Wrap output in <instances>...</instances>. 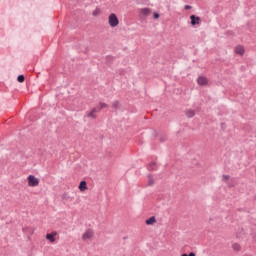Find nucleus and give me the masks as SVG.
Instances as JSON below:
<instances>
[{
  "label": "nucleus",
  "mask_w": 256,
  "mask_h": 256,
  "mask_svg": "<svg viewBox=\"0 0 256 256\" xmlns=\"http://www.w3.org/2000/svg\"><path fill=\"white\" fill-rule=\"evenodd\" d=\"M108 23L110 27H117L119 25V18L117 17V14H110L108 17Z\"/></svg>",
  "instance_id": "f257e3e1"
},
{
  "label": "nucleus",
  "mask_w": 256,
  "mask_h": 256,
  "mask_svg": "<svg viewBox=\"0 0 256 256\" xmlns=\"http://www.w3.org/2000/svg\"><path fill=\"white\" fill-rule=\"evenodd\" d=\"M28 187H38L39 186V178L35 177V175H29L27 177Z\"/></svg>",
  "instance_id": "f03ea898"
},
{
  "label": "nucleus",
  "mask_w": 256,
  "mask_h": 256,
  "mask_svg": "<svg viewBox=\"0 0 256 256\" xmlns=\"http://www.w3.org/2000/svg\"><path fill=\"white\" fill-rule=\"evenodd\" d=\"M190 24L192 25V27H195V25H201V17L195 15V14H192L190 16Z\"/></svg>",
  "instance_id": "7ed1b4c3"
},
{
  "label": "nucleus",
  "mask_w": 256,
  "mask_h": 256,
  "mask_svg": "<svg viewBox=\"0 0 256 256\" xmlns=\"http://www.w3.org/2000/svg\"><path fill=\"white\" fill-rule=\"evenodd\" d=\"M197 83L201 87H205V85H209V79H207V77H205V76H199L197 78Z\"/></svg>",
  "instance_id": "20e7f679"
},
{
  "label": "nucleus",
  "mask_w": 256,
  "mask_h": 256,
  "mask_svg": "<svg viewBox=\"0 0 256 256\" xmlns=\"http://www.w3.org/2000/svg\"><path fill=\"white\" fill-rule=\"evenodd\" d=\"M55 237H57V231H52L51 233L46 234L47 241L50 243H55Z\"/></svg>",
  "instance_id": "39448f33"
},
{
  "label": "nucleus",
  "mask_w": 256,
  "mask_h": 256,
  "mask_svg": "<svg viewBox=\"0 0 256 256\" xmlns=\"http://www.w3.org/2000/svg\"><path fill=\"white\" fill-rule=\"evenodd\" d=\"M234 51L236 55H241V56L245 55V48L241 45L236 46Z\"/></svg>",
  "instance_id": "423d86ee"
},
{
  "label": "nucleus",
  "mask_w": 256,
  "mask_h": 256,
  "mask_svg": "<svg viewBox=\"0 0 256 256\" xmlns=\"http://www.w3.org/2000/svg\"><path fill=\"white\" fill-rule=\"evenodd\" d=\"M140 15H142V17H149V15H151V9H149V8H142L140 10Z\"/></svg>",
  "instance_id": "0eeeda50"
},
{
  "label": "nucleus",
  "mask_w": 256,
  "mask_h": 256,
  "mask_svg": "<svg viewBox=\"0 0 256 256\" xmlns=\"http://www.w3.org/2000/svg\"><path fill=\"white\" fill-rule=\"evenodd\" d=\"M113 61H115V56H106V65H108V67H111V65H113Z\"/></svg>",
  "instance_id": "6e6552de"
},
{
  "label": "nucleus",
  "mask_w": 256,
  "mask_h": 256,
  "mask_svg": "<svg viewBox=\"0 0 256 256\" xmlns=\"http://www.w3.org/2000/svg\"><path fill=\"white\" fill-rule=\"evenodd\" d=\"M146 225H155L157 223V218L155 216H151L150 218L146 219Z\"/></svg>",
  "instance_id": "1a4fd4ad"
},
{
  "label": "nucleus",
  "mask_w": 256,
  "mask_h": 256,
  "mask_svg": "<svg viewBox=\"0 0 256 256\" xmlns=\"http://www.w3.org/2000/svg\"><path fill=\"white\" fill-rule=\"evenodd\" d=\"M80 191H87V181L82 180L78 186Z\"/></svg>",
  "instance_id": "9d476101"
},
{
  "label": "nucleus",
  "mask_w": 256,
  "mask_h": 256,
  "mask_svg": "<svg viewBox=\"0 0 256 256\" xmlns=\"http://www.w3.org/2000/svg\"><path fill=\"white\" fill-rule=\"evenodd\" d=\"M147 169H148V171H157V163L152 162V163L148 164Z\"/></svg>",
  "instance_id": "9b49d317"
},
{
  "label": "nucleus",
  "mask_w": 256,
  "mask_h": 256,
  "mask_svg": "<svg viewBox=\"0 0 256 256\" xmlns=\"http://www.w3.org/2000/svg\"><path fill=\"white\" fill-rule=\"evenodd\" d=\"M185 115H186V117H188V119H191V118L195 117V112H194V110L188 109V110H186Z\"/></svg>",
  "instance_id": "f8f14e48"
},
{
  "label": "nucleus",
  "mask_w": 256,
  "mask_h": 256,
  "mask_svg": "<svg viewBox=\"0 0 256 256\" xmlns=\"http://www.w3.org/2000/svg\"><path fill=\"white\" fill-rule=\"evenodd\" d=\"M148 185L152 187V185H155V179H153V175L148 174Z\"/></svg>",
  "instance_id": "ddd939ff"
},
{
  "label": "nucleus",
  "mask_w": 256,
  "mask_h": 256,
  "mask_svg": "<svg viewBox=\"0 0 256 256\" xmlns=\"http://www.w3.org/2000/svg\"><path fill=\"white\" fill-rule=\"evenodd\" d=\"M93 237V234L89 231H86L83 235H82V239H91Z\"/></svg>",
  "instance_id": "4468645a"
},
{
  "label": "nucleus",
  "mask_w": 256,
  "mask_h": 256,
  "mask_svg": "<svg viewBox=\"0 0 256 256\" xmlns=\"http://www.w3.org/2000/svg\"><path fill=\"white\" fill-rule=\"evenodd\" d=\"M17 81L18 83H25V75L23 74L18 75Z\"/></svg>",
  "instance_id": "2eb2a0df"
},
{
  "label": "nucleus",
  "mask_w": 256,
  "mask_h": 256,
  "mask_svg": "<svg viewBox=\"0 0 256 256\" xmlns=\"http://www.w3.org/2000/svg\"><path fill=\"white\" fill-rule=\"evenodd\" d=\"M232 249H234V251H241V245H239V243H234Z\"/></svg>",
  "instance_id": "dca6fc26"
},
{
  "label": "nucleus",
  "mask_w": 256,
  "mask_h": 256,
  "mask_svg": "<svg viewBox=\"0 0 256 256\" xmlns=\"http://www.w3.org/2000/svg\"><path fill=\"white\" fill-rule=\"evenodd\" d=\"M93 17H97V15H101V9L96 8L93 12H92Z\"/></svg>",
  "instance_id": "f3484780"
},
{
  "label": "nucleus",
  "mask_w": 256,
  "mask_h": 256,
  "mask_svg": "<svg viewBox=\"0 0 256 256\" xmlns=\"http://www.w3.org/2000/svg\"><path fill=\"white\" fill-rule=\"evenodd\" d=\"M88 117H91L92 119H97V115H95V113L91 110L88 115Z\"/></svg>",
  "instance_id": "a211bd4d"
},
{
  "label": "nucleus",
  "mask_w": 256,
  "mask_h": 256,
  "mask_svg": "<svg viewBox=\"0 0 256 256\" xmlns=\"http://www.w3.org/2000/svg\"><path fill=\"white\" fill-rule=\"evenodd\" d=\"M112 107L114 108V109H119V101H114L113 103H112Z\"/></svg>",
  "instance_id": "6ab92c4d"
},
{
  "label": "nucleus",
  "mask_w": 256,
  "mask_h": 256,
  "mask_svg": "<svg viewBox=\"0 0 256 256\" xmlns=\"http://www.w3.org/2000/svg\"><path fill=\"white\" fill-rule=\"evenodd\" d=\"M106 107H108L107 103L100 102V106H99L100 109H106Z\"/></svg>",
  "instance_id": "aec40b11"
},
{
  "label": "nucleus",
  "mask_w": 256,
  "mask_h": 256,
  "mask_svg": "<svg viewBox=\"0 0 256 256\" xmlns=\"http://www.w3.org/2000/svg\"><path fill=\"white\" fill-rule=\"evenodd\" d=\"M228 179H231V176H229L227 174L222 175V181H227Z\"/></svg>",
  "instance_id": "412c9836"
},
{
  "label": "nucleus",
  "mask_w": 256,
  "mask_h": 256,
  "mask_svg": "<svg viewBox=\"0 0 256 256\" xmlns=\"http://www.w3.org/2000/svg\"><path fill=\"white\" fill-rule=\"evenodd\" d=\"M91 111L94 112V113H99V112H101V108L99 106L94 107Z\"/></svg>",
  "instance_id": "4be33fe9"
},
{
  "label": "nucleus",
  "mask_w": 256,
  "mask_h": 256,
  "mask_svg": "<svg viewBox=\"0 0 256 256\" xmlns=\"http://www.w3.org/2000/svg\"><path fill=\"white\" fill-rule=\"evenodd\" d=\"M159 17H161V15L159 14V12H154V13H153V19H159Z\"/></svg>",
  "instance_id": "5701e85b"
},
{
  "label": "nucleus",
  "mask_w": 256,
  "mask_h": 256,
  "mask_svg": "<svg viewBox=\"0 0 256 256\" xmlns=\"http://www.w3.org/2000/svg\"><path fill=\"white\" fill-rule=\"evenodd\" d=\"M167 141V136L160 137V143H165Z\"/></svg>",
  "instance_id": "b1692460"
},
{
  "label": "nucleus",
  "mask_w": 256,
  "mask_h": 256,
  "mask_svg": "<svg viewBox=\"0 0 256 256\" xmlns=\"http://www.w3.org/2000/svg\"><path fill=\"white\" fill-rule=\"evenodd\" d=\"M184 9H185L186 11H190V9H193V7H192L191 5H185V6H184Z\"/></svg>",
  "instance_id": "393cba45"
},
{
  "label": "nucleus",
  "mask_w": 256,
  "mask_h": 256,
  "mask_svg": "<svg viewBox=\"0 0 256 256\" xmlns=\"http://www.w3.org/2000/svg\"><path fill=\"white\" fill-rule=\"evenodd\" d=\"M188 256H197V255L195 254V252H190V253L188 254Z\"/></svg>",
  "instance_id": "a878e982"
},
{
  "label": "nucleus",
  "mask_w": 256,
  "mask_h": 256,
  "mask_svg": "<svg viewBox=\"0 0 256 256\" xmlns=\"http://www.w3.org/2000/svg\"><path fill=\"white\" fill-rule=\"evenodd\" d=\"M181 256H189V254H187V253H183Z\"/></svg>",
  "instance_id": "bb28decb"
},
{
  "label": "nucleus",
  "mask_w": 256,
  "mask_h": 256,
  "mask_svg": "<svg viewBox=\"0 0 256 256\" xmlns=\"http://www.w3.org/2000/svg\"><path fill=\"white\" fill-rule=\"evenodd\" d=\"M154 134H155V137H157V132H154Z\"/></svg>",
  "instance_id": "cd10ccee"
},
{
  "label": "nucleus",
  "mask_w": 256,
  "mask_h": 256,
  "mask_svg": "<svg viewBox=\"0 0 256 256\" xmlns=\"http://www.w3.org/2000/svg\"><path fill=\"white\" fill-rule=\"evenodd\" d=\"M120 75H123V71H122V72H120Z\"/></svg>",
  "instance_id": "c85d7f7f"
}]
</instances>
